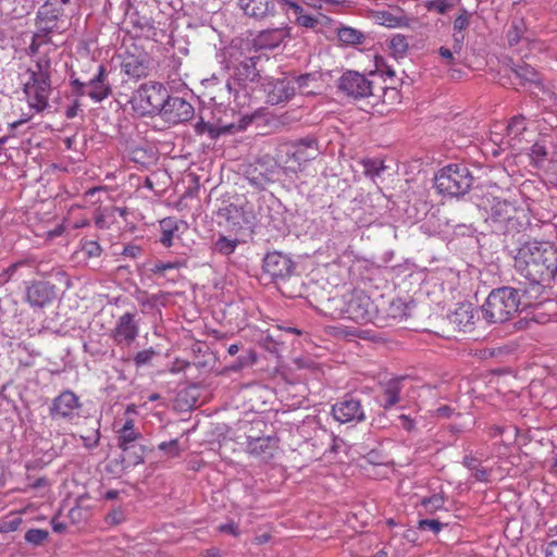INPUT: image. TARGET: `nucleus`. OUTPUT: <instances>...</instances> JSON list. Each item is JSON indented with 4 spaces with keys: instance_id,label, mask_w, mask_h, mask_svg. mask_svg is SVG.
I'll list each match as a JSON object with an SVG mask.
<instances>
[{
    "instance_id": "f257e3e1",
    "label": "nucleus",
    "mask_w": 557,
    "mask_h": 557,
    "mask_svg": "<svg viewBox=\"0 0 557 557\" xmlns=\"http://www.w3.org/2000/svg\"><path fill=\"white\" fill-rule=\"evenodd\" d=\"M515 268L531 283L549 282L557 275V247L550 242H527L517 251Z\"/></svg>"
},
{
    "instance_id": "f03ea898",
    "label": "nucleus",
    "mask_w": 557,
    "mask_h": 557,
    "mask_svg": "<svg viewBox=\"0 0 557 557\" xmlns=\"http://www.w3.org/2000/svg\"><path fill=\"white\" fill-rule=\"evenodd\" d=\"M51 73L50 58L40 55L18 74L27 103L37 113L42 112L49 104V97L52 91Z\"/></svg>"
},
{
    "instance_id": "7ed1b4c3",
    "label": "nucleus",
    "mask_w": 557,
    "mask_h": 557,
    "mask_svg": "<svg viewBox=\"0 0 557 557\" xmlns=\"http://www.w3.org/2000/svg\"><path fill=\"white\" fill-rule=\"evenodd\" d=\"M521 305L520 292L510 286L493 289L482 306L483 318L488 323H503L510 320Z\"/></svg>"
},
{
    "instance_id": "20e7f679",
    "label": "nucleus",
    "mask_w": 557,
    "mask_h": 557,
    "mask_svg": "<svg viewBox=\"0 0 557 557\" xmlns=\"http://www.w3.org/2000/svg\"><path fill=\"white\" fill-rule=\"evenodd\" d=\"M319 156L318 141L314 138H302L295 143L280 146L276 154L277 163L285 173H298L306 164Z\"/></svg>"
},
{
    "instance_id": "39448f33",
    "label": "nucleus",
    "mask_w": 557,
    "mask_h": 557,
    "mask_svg": "<svg viewBox=\"0 0 557 557\" xmlns=\"http://www.w3.org/2000/svg\"><path fill=\"white\" fill-rule=\"evenodd\" d=\"M473 183V176L465 164H449L435 175V188L445 196L465 195Z\"/></svg>"
},
{
    "instance_id": "423d86ee",
    "label": "nucleus",
    "mask_w": 557,
    "mask_h": 557,
    "mask_svg": "<svg viewBox=\"0 0 557 557\" xmlns=\"http://www.w3.org/2000/svg\"><path fill=\"white\" fill-rule=\"evenodd\" d=\"M169 91L165 86L158 82L141 84L132 98L133 109L140 115L160 114Z\"/></svg>"
},
{
    "instance_id": "0eeeda50",
    "label": "nucleus",
    "mask_w": 557,
    "mask_h": 557,
    "mask_svg": "<svg viewBox=\"0 0 557 557\" xmlns=\"http://www.w3.org/2000/svg\"><path fill=\"white\" fill-rule=\"evenodd\" d=\"M338 315L359 323L371 322L376 315V306L363 290H352L339 299Z\"/></svg>"
},
{
    "instance_id": "6e6552de",
    "label": "nucleus",
    "mask_w": 557,
    "mask_h": 557,
    "mask_svg": "<svg viewBox=\"0 0 557 557\" xmlns=\"http://www.w3.org/2000/svg\"><path fill=\"white\" fill-rule=\"evenodd\" d=\"M487 202L486 210L492 222L503 225L509 231L518 230L527 218L524 208L516 199L494 197L492 200L487 199Z\"/></svg>"
},
{
    "instance_id": "1a4fd4ad",
    "label": "nucleus",
    "mask_w": 557,
    "mask_h": 557,
    "mask_svg": "<svg viewBox=\"0 0 557 557\" xmlns=\"http://www.w3.org/2000/svg\"><path fill=\"white\" fill-rule=\"evenodd\" d=\"M71 85L76 96L87 95L95 102H101L112 94L107 67L103 64L98 65L96 74L87 83L73 78Z\"/></svg>"
},
{
    "instance_id": "9d476101",
    "label": "nucleus",
    "mask_w": 557,
    "mask_h": 557,
    "mask_svg": "<svg viewBox=\"0 0 557 557\" xmlns=\"http://www.w3.org/2000/svg\"><path fill=\"white\" fill-rule=\"evenodd\" d=\"M259 57L249 55L245 57L242 60L235 59L237 61L232 65L233 69V83L237 85L242 90H244L247 95L252 94L257 90L260 84V73L257 69V61Z\"/></svg>"
},
{
    "instance_id": "9b49d317",
    "label": "nucleus",
    "mask_w": 557,
    "mask_h": 557,
    "mask_svg": "<svg viewBox=\"0 0 557 557\" xmlns=\"http://www.w3.org/2000/svg\"><path fill=\"white\" fill-rule=\"evenodd\" d=\"M332 414L334 419L341 423L364 421L366 414L359 399L351 395H346L332 406Z\"/></svg>"
},
{
    "instance_id": "f8f14e48",
    "label": "nucleus",
    "mask_w": 557,
    "mask_h": 557,
    "mask_svg": "<svg viewBox=\"0 0 557 557\" xmlns=\"http://www.w3.org/2000/svg\"><path fill=\"white\" fill-rule=\"evenodd\" d=\"M338 88L356 99L367 98L372 95V82L355 71H348L342 75Z\"/></svg>"
},
{
    "instance_id": "ddd939ff",
    "label": "nucleus",
    "mask_w": 557,
    "mask_h": 557,
    "mask_svg": "<svg viewBox=\"0 0 557 557\" xmlns=\"http://www.w3.org/2000/svg\"><path fill=\"white\" fill-rule=\"evenodd\" d=\"M160 115L170 124L187 122L194 116V107L181 97L169 95Z\"/></svg>"
},
{
    "instance_id": "4468645a",
    "label": "nucleus",
    "mask_w": 557,
    "mask_h": 557,
    "mask_svg": "<svg viewBox=\"0 0 557 557\" xmlns=\"http://www.w3.org/2000/svg\"><path fill=\"white\" fill-rule=\"evenodd\" d=\"M263 270L275 280H285L294 273L295 263L287 255L272 251L263 260Z\"/></svg>"
},
{
    "instance_id": "2eb2a0df",
    "label": "nucleus",
    "mask_w": 557,
    "mask_h": 557,
    "mask_svg": "<svg viewBox=\"0 0 557 557\" xmlns=\"http://www.w3.org/2000/svg\"><path fill=\"white\" fill-rule=\"evenodd\" d=\"M150 67V57L145 52L139 54L126 52L121 64L122 73L134 81L147 77L149 75Z\"/></svg>"
},
{
    "instance_id": "dca6fc26",
    "label": "nucleus",
    "mask_w": 557,
    "mask_h": 557,
    "mask_svg": "<svg viewBox=\"0 0 557 557\" xmlns=\"http://www.w3.org/2000/svg\"><path fill=\"white\" fill-rule=\"evenodd\" d=\"M265 94L267 102L278 104L288 101L296 91L295 83L287 78L271 79L261 84Z\"/></svg>"
},
{
    "instance_id": "f3484780",
    "label": "nucleus",
    "mask_w": 557,
    "mask_h": 557,
    "mask_svg": "<svg viewBox=\"0 0 557 557\" xmlns=\"http://www.w3.org/2000/svg\"><path fill=\"white\" fill-rule=\"evenodd\" d=\"M55 298V286L47 281H33L25 288V300L32 307L42 308Z\"/></svg>"
},
{
    "instance_id": "a211bd4d",
    "label": "nucleus",
    "mask_w": 557,
    "mask_h": 557,
    "mask_svg": "<svg viewBox=\"0 0 557 557\" xmlns=\"http://www.w3.org/2000/svg\"><path fill=\"white\" fill-rule=\"evenodd\" d=\"M63 5L55 0H47L38 11L37 27L44 36L58 28L59 17L63 14Z\"/></svg>"
},
{
    "instance_id": "6ab92c4d",
    "label": "nucleus",
    "mask_w": 557,
    "mask_h": 557,
    "mask_svg": "<svg viewBox=\"0 0 557 557\" xmlns=\"http://www.w3.org/2000/svg\"><path fill=\"white\" fill-rule=\"evenodd\" d=\"M139 327L135 320V314L125 312L122 314L112 332V337L117 345L129 346L138 336Z\"/></svg>"
},
{
    "instance_id": "aec40b11",
    "label": "nucleus",
    "mask_w": 557,
    "mask_h": 557,
    "mask_svg": "<svg viewBox=\"0 0 557 557\" xmlns=\"http://www.w3.org/2000/svg\"><path fill=\"white\" fill-rule=\"evenodd\" d=\"M128 23L131 26L128 32L135 37L159 41L165 35V32L159 29L153 21L147 16L140 15L138 12L131 14Z\"/></svg>"
},
{
    "instance_id": "412c9836",
    "label": "nucleus",
    "mask_w": 557,
    "mask_h": 557,
    "mask_svg": "<svg viewBox=\"0 0 557 557\" xmlns=\"http://www.w3.org/2000/svg\"><path fill=\"white\" fill-rule=\"evenodd\" d=\"M79 407L78 397L73 392L65 391L53 399L50 414L52 418L71 419Z\"/></svg>"
},
{
    "instance_id": "4be33fe9",
    "label": "nucleus",
    "mask_w": 557,
    "mask_h": 557,
    "mask_svg": "<svg viewBox=\"0 0 557 557\" xmlns=\"http://www.w3.org/2000/svg\"><path fill=\"white\" fill-rule=\"evenodd\" d=\"M160 227V243L165 248H170L174 245L176 239L181 238V235L187 231L188 225L185 221L177 218L169 216L164 218L159 222Z\"/></svg>"
},
{
    "instance_id": "5701e85b",
    "label": "nucleus",
    "mask_w": 557,
    "mask_h": 557,
    "mask_svg": "<svg viewBox=\"0 0 557 557\" xmlns=\"http://www.w3.org/2000/svg\"><path fill=\"white\" fill-rule=\"evenodd\" d=\"M478 311L471 302L459 304L449 315L450 323L459 331L468 332L474 329Z\"/></svg>"
},
{
    "instance_id": "b1692460",
    "label": "nucleus",
    "mask_w": 557,
    "mask_h": 557,
    "mask_svg": "<svg viewBox=\"0 0 557 557\" xmlns=\"http://www.w3.org/2000/svg\"><path fill=\"white\" fill-rule=\"evenodd\" d=\"M287 36V30L284 27L270 28L260 32L252 40V46L256 50L273 49Z\"/></svg>"
},
{
    "instance_id": "393cba45",
    "label": "nucleus",
    "mask_w": 557,
    "mask_h": 557,
    "mask_svg": "<svg viewBox=\"0 0 557 557\" xmlns=\"http://www.w3.org/2000/svg\"><path fill=\"white\" fill-rule=\"evenodd\" d=\"M375 22L389 28L406 27L409 25V18L400 9H387L373 12Z\"/></svg>"
},
{
    "instance_id": "a878e982",
    "label": "nucleus",
    "mask_w": 557,
    "mask_h": 557,
    "mask_svg": "<svg viewBox=\"0 0 557 557\" xmlns=\"http://www.w3.org/2000/svg\"><path fill=\"white\" fill-rule=\"evenodd\" d=\"M39 272V263L33 259H23L11 264L7 270L5 274L8 280L20 281L27 277H33Z\"/></svg>"
},
{
    "instance_id": "bb28decb",
    "label": "nucleus",
    "mask_w": 557,
    "mask_h": 557,
    "mask_svg": "<svg viewBox=\"0 0 557 557\" xmlns=\"http://www.w3.org/2000/svg\"><path fill=\"white\" fill-rule=\"evenodd\" d=\"M276 438L272 436H248L247 451L250 455L268 459L273 456V453L276 448Z\"/></svg>"
},
{
    "instance_id": "cd10ccee",
    "label": "nucleus",
    "mask_w": 557,
    "mask_h": 557,
    "mask_svg": "<svg viewBox=\"0 0 557 557\" xmlns=\"http://www.w3.org/2000/svg\"><path fill=\"white\" fill-rule=\"evenodd\" d=\"M404 380L405 377H396L389 380L385 384L381 400V406L384 409H389L400 400L399 394L401 392V382Z\"/></svg>"
},
{
    "instance_id": "c85d7f7f",
    "label": "nucleus",
    "mask_w": 557,
    "mask_h": 557,
    "mask_svg": "<svg viewBox=\"0 0 557 557\" xmlns=\"http://www.w3.org/2000/svg\"><path fill=\"white\" fill-rule=\"evenodd\" d=\"M183 267H185L184 261H178V260L169 261V262L157 261L151 264V267L149 268V271H150V273L156 275L158 278L166 277L172 283H175L180 275L176 273L175 275H170L168 277V274L173 271H178Z\"/></svg>"
},
{
    "instance_id": "c756f323",
    "label": "nucleus",
    "mask_w": 557,
    "mask_h": 557,
    "mask_svg": "<svg viewBox=\"0 0 557 557\" xmlns=\"http://www.w3.org/2000/svg\"><path fill=\"white\" fill-rule=\"evenodd\" d=\"M244 12L252 17H264L273 10L272 0H239Z\"/></svg>"
},
{
    "instance_id": "7c9ffc66",
    "label": "nucleus",
    "mask_w": 557,
    "mask_h": 557,
    "mask_svg": "<svg viewBox=\"0 0 557 557\" xmlns=\"http://www.w3.org/2000/svg\"><path fill=\"white\" fill-rule=\"evenodd\" d=\"M127 214L128 212L126 208H120L114 206L104 208L103 210L97 212L95 216V225L98 228L106 230L110 227V225L115 220L116 215L126 219Z\"/></svg>"
},
{
    "instance_id": "2f4dec72",
    "label": "nucleus",
    "mask_w": 557,
    "mask_h": 557,
    "mask_svg": "<svg viewBox=\"0 0 557 557\" xmlns=\"http://www.w3.org/2000/svg\"><path fill=\"white\" fill-rule=\"evenodd\" d=\"M465 38V35L453 34L451 48L445 46L438 48V54L443 59L445 65L451 66L456 64V55L460 54Z\"/></svg>"
},
{
    "instance_id": "473e14b6",
    "label": "nucleus",
    "mask_w": 557,
    "mask_h": 557,
    "mask_svg": "<svg viewBox=\"0 0 557 557\" xmlns=\"http://www.w3.org/2000/svg\"><path fill=\"white\" fill-rule=\"evenodd\" d=\"M120 448L123 450L122 468H129L144 462L145 447L143 445L132 444Z\"/></svg>"
},
{
    "instance_id": "72a5a7b5",
    "label": "nucleus",
    "mask_w": 557,
    "mask_h": 557,
    "mask_svg": "<svg viewBox=\"0 0 557 557\" xmlns=\"http://www.w3.org/2000/svg\"><path fill=\"white\" fill-rule=\"evenodd\" d=\"M294 335H301V331L292 327L282 329L281 326H276L271 333L268 334L267 338L273 343V348H276V346L295 345L294 342H287V337Z\"/></svg>"
},
{
    "instance_id": "f704fd0d",
    "label": "nucleus",
    "mask_w": 557,
    "mask_h": 557,
    "mask_svg": "<svg viewBox=\"0 0 557 557\" xmlns=\"http://www.w3.org/2000/svg\"><path fill=\"white\" fill-rule=\"evenodd\" d=\"M338 40L345 46H357L361 45L366 37L364 35L352 27L344 26L337 29Z\"/></svg>"
},
{
    "instance_id": "c9c22d12",
    "label": "nucleus",
    "mask_w": 557,
    "mask_h": 557,
    "mask_svg": "<svg viewBox=\"0 0 557 557\" xmlns=\"http://www.w3.org/2000/svg\"><path fill=\"white\" fill-rule=\"evenodd\" d=\"M293 82L295 83L296 89H298L300 94L306 95V96L317 94V89L319 87L317 75H314V74L300 75Z\"/></svg>"
},
{
    "instance_id": "e433bc0d",
    "label": "nucleus",
    "mask_w": 557,
    "mask_h": 557,
    "mask_svg": "<svg viewBox=\"0 0 557 557\" xmlns=\"http://www.w3.org/2000/svg\"><path fill=\"white\" fill-rule=\"evenodd\" d=\"M119 433V447H127L139 437V433L134 431V421L132 419L125 421Z\"/></svg>"
},
{
    "instance_id": "4c0bfd02",
    "label": "nucleus",
    "mask_w": 557,
    "mask_h": 557,
    "mask_svg": "<svg viewBox=\"0 0 557 557\" xmlns=\"http://www.w3.org/2000/svg\"><path fill=\"white\" fill-rule=\"evenodd\" d=\"M408 40L401 34L394 35L388 42V49L395 59H403L408 52Z\"/></svg>"
},
{
    "instance_id": "58836bf2",
    "label": "nucleus",
    "mask_w": 557,
    "mask_h": 557,
    "mask_svg": "<svg viewBox=\"0 0 557 557\" xmlns=\"http://www.w3.org/2000/svg\"><path fill=\"white\" fill-rule=\"evenodd\" d=\"M246 178L248 180L251 186L261 189L265 188L267 185L273 182L272 177L263 173L262 171H259L258 166L249 169L247 171Z\"/></svg>"
},
{
    "instance_id": "ea45409f",
    "label": "nucleus",
    "mask_w": 557,
    "mask_h": 557,
    "mask_svg": "<svg viewBox=\"0 0 557 557\" xmlns=\"http://www.w3.org/2000/svg\"><path fill=\"white\" fill-rule=\"evenodd\" d=\"M512 71L516 74V76L520 78L523 83H540L539 73L535 71L534 67H532L529 64L518 65Z\"/></svg>"
},
{
    "instance_id": "a19ab883",
    "label": "nucleus",
    "mask_w": 557,
    "mask_h": 557,
    "mask_svg": "<svg viewBox=\"0 0 557 557\" xmlns=\"http://www.w3.org/2000/svg\"><path fill=\"white\" fill-rule=\"evenodd\" d=\"M49 537V532L42 529H29L25 533V541L32 546H40L42 545Z\"/></svg>"
},
{
    "instance_id": "79ce46f5",
    "label": "nucleus",
    "mask_w": 557,
    "mask_h": 557,
    "mask_svg": "<svg viewBox=\"0 0 557 557\" xmlns=\"http://www.w3.org/2000/svg\"><path fill=\"white\" fill-rule=\"evenodd\" d=\"M471 16L472 14L467 9H461L453 23L454 34L465 35L463 30L470 26Z\"/></svg>"
},
{
    "instance_id": "37998d69",
    "label": "nucleus",
    "mask_w": 557,
    "mask_h": 557,
    "mask_svg": "<svg viewBox=\"0 0 557 557\" xmlns=\"http://www.w3.org/2000/svg\"><path fill=\"white\" fill-rule=\"evenodd\" d=\"M547 157L548 151L544 144L535 143L531 147L530 158L535 166H542L543 163L547 160Z\"/></svg>"
},
{
    "instance_id": "c03bdc74",
    "label": "nucleus",
    "mask_w": 557,
    "mask_h": 557,
    "mask_svg": "<svg viewBox=\"0 0 557 557\" xmlns=\"http://www.w3.org/2000/svg\"><path fill=\"white\" fill-rule=\"evenodd\" d=\"M527 129L525 117L522 115L513 116L507 125L508 136L518 138Z\"/></svg>"
},
{
    "instance_id": "a18cd8bd",
    "label": "nucleus",
    "mask_w": 557,
    "mask_h": 557,
    "mask_svg": "<svg viewBox=\"0 0 557 557\" xmlns=\"http://www.w3.org/2000/svg\"><path fill=\"white\" fill-rule=\"evenodd\" d=\"M237 247V240L231 239L226 236H221L214 244L215 251L228 256L235 251Z\"/></svg>"
},
{
    "instance_id": "49530a36",
    "label": "nucleus",
    "mask_w": 557,
    "mask_h": 557,
    "mask_svg": "<svg viewBox=\"0 0 557 557\" xmlns=\"http://www.w3.org/2000/svg\"><path fill=\"white\" fill-rule=\"evenodd\" d=\"M22 522L23 520L17 513H11L10 516L0 520V532L9 533L16 531Z\"/></svg>"
},
{
    "instance_id": "de8ad7c7",
    "label": "nucleus",
    "mask_w": 557,
    "mask_h": 557,
    "mask_svg": "<svg viewBox=\"0 0 557 557\" xmlns=\"http://www.w3.org/2000/svg\"><path fill=\"white\" fill-rule=\"evenodd\" d=\"M281 9L285 10L289 18L293 16L295 20L297 16L304 13L302 7L294 0H275Z\"/></svg>"
},
{
    "instance_id": "09e8293b",
    "label": "nucleus",
    "mask_w": 557,
    "mask_h": 557,
    "mask_svg": "<svg viewBox=\"0 0 557 557\" xmlns=\"http://www.w3.org/2000/svg\"><path fill=\"white\" fill-rule=\"evenodd\" d=\"M245 355L238 356V362L235 364H231L228 368L233 371H238L246 367H250L256 362V354L253 350H243Z\"/></svg>"
},
{
    "instance_id": "8fccbe9b",
    "label": "nucleus",
    "mask_w": 557,
    "mask_h": 557,
    "mask_svg": "<svg viewBox=\"0 0 557 557\" xmlns=\"http://www.w3.org/2000/svg\"><path fill=\"white\" fill-rule=\"evenodd\" d=\"M424 7L429 12L446 14L451 8V3L448 0H426Z\"/></svg>"
},
{
    "instance_id": "3c124183",
    "label": "nucleus",
    "mask_w": 557,
    "mask_h": 557,
    "mask_svg": "<svg viewBox=\"0 0 557 557\" xmlns=\"http://www.w3.org/2000/svg\"><path fill=\"white\" fill-rule=\"evenodd\" d=\"M82 251L87 258H98L102 253V248L97 240H85L82 244Z\"/></svg>"
},
{
    "instance_id": "603ef678",
    "label": "nucleus",
    "mask_w": 557,
    "mask_h": 557,
    "mask_svg": "<svg viewBox=\"0 0 557 557\" xmlns=\"http://www.w3.org/2000/svg\"><path fill=\"white\" fill-rule=\"evenodd\" d=\"M445 497L442 494H434L429 498H423L422 505L430 511L438 510L444 507Z\"/></svg>"
},
{
    "instance_id": "864d4df0",
    "label": "nucleus",
    "mask_w": 557,
    "mask_h": 557,
    "mask_svg": "<svg viewBox=\"0 0 557 557\" xmlns=\"http://www.w3.org/2000/svg\"><path fill=\"white\" fill-rule=\"evenodd\" d=\"M407 309L408 307L403 300L396 299L391 302L389 314L395 319H403L408 315Z\"/></svg>"
},
{
    "instance_id": "5fc2aeb1",
    "label": "nucleus",
    "mask_w": 557,
    "mask_h": 557,
    "mask_svg": "<svg viewBox=\"0 0 557 557\" xmlns=\"http://www.w3.org/2000/svg\"><path fill=\"white\" fill-rule=\"evenodd\" d=\"M295 22L306 28L313 29L319 25V18L310 14H300Z\"/></svg>"
},
{
    "instance_id": "6e6d98bb",
    "label": "nucleus",
    "mask_w": 557,
    "mask_h": 557,
    "mask_svg": "<svg viewBox=\"0 0 557 557\" xmlns=\"http://www.w3.org/2000/svg\"><path fill=\"white\" fill-rule=\"evenodd\" d=\"M196 132L199 135L208 133L211 138L218 137L221 133L215 126L205 122H199L196 124Z\"/></svg>"
},
{
    "instance_id": "4d7b16f0",
    "label": "nucleus",
    "mask_w": 557,
    "mask_h": 557,
    "mask_svg": "<svg viewBox=\"0 0 557 557\" xmlns=\"http://www.w3.org/2000/svg\"><path fill=\"white\" fill-rule=\"evenodd\" d=\"M125 520L124 511L121 508L112 509L106 517L108 524L116 525Z\"/></svg>"
},
{
    "instance_id": "13d9d810",
    "label": "nucleus",
    "mask_w": 557,
    "mask_h": 557,
    "mask_svg": "<svg viewBox=\"0 0 557 557\" xmlns=\"http://www.w3.org/2000/svg\"><path fill=\"white\" fill-rule=\"evenodd\" d=\"M158 448L162 451H165L169 456H177L180 453L178 449V441L172 440L170 442H162L159 444Z\"/></svg>"
},
{
    "instance_id": "bf43d9fd",
    "label": "nucleus",
    "mask_w": 557,
    "mask_h": 557,
    "mask_svg": "<svg viewBox=\"0 0 557 557\" xmlns=\"http://www.w3.org/2000/svg\"><path fill=\"white\" fill-rule=\"evenodd\" d=\"M419 525H420V529H422V530L429 529L434 533H438L441 531V529L444 527L443 523H441L438 520H434V519L421 520L419 522Z\"/></svg>"
},
{
    "instance_id": "052dcab7",
    "label": "nucleus",
    "mask_w": 557,
    "mask_h": 557,
    "mask_svg": "<svg viewBox=\"0 0 557 557\" xmlns=\"http://www.w3.org/2000/svg\"><path fill=\"white\" fill-rule=\"evenodd\" d=\"M329 333L332 334L336 338H348V342H350V337H355V334L341 327L330 326Z\"/></svg>"
},
{
    "instance_id": "680f3d73",
    "label": "nucleus",
    "mask_w": 557,
    "mask_h": 557,
    "mask_svg": "<svg viewBox=\"0 0 557 557\" xmlns=\"http://www.w3.org/2000/svg\"><path fill=\"white\" fill-rule=\"evenodd\" d=\"M45 42L42 36L37 33L33 36L32 44L28 47V54L33 55L38 52L39 47Z\"/></svg>"
},
{
    "instance_id": "e2e57ef3",
    "label": "nucleus",
    "mask_w": 557,
    "mask_h": 557,
    "mask_svg": "<svg viewBox=\"0 0 557 557\" xmlns=\"http://www.w3.org/2000/svg\"><path fill=\"white\" fill-rule=\"evenodd\" d=\"M141 253V248L136 245H127L124 247L122 255L127 258H136Z\"/></svg>"
},
{
    "instance_id": "0e129e2a",
    "label": "nucleus",
    "mask_w": 557,
    "mask_h": 557,
    "mask_svg": "<svg viewBox=\"0 0 557 557\" xmlns=\"http://www.w3.org/2000/svg\"><path fill=\"white\" fill-rule=\"evenodd\" d=\"M153 352V350H139L135 357L136 364L139 366L146 363L151 358Z\"/></svg>"
},
{
    "instance_id": "69168bd1",
    "label": "nucleus",
    "mask_w": 557,
    "mask_h": 557,
    "mask_svg": "<svg viewBox=\"0 0 557 557\" xmlns=\"http://www.w3.org/2000/svg\"><path fill=\"white\" fill-rule=\"evenodd\" d=\"M219 530L223 533H230L234 536H237L239 534L238 527L233 522L221 524L219 527Z\"/></svg>"
},
{
    "instance_id": "338daca9",
    "label": "nucleus",
    "mask_w": 557,
    "mask_h": 557,
    "mask_svg": "<svg viewBox=\"0 0 557 557\" xmlns=\"http://www.w3.org/2000/svg\"><path fill=\"white\" fill-rule=\"evenodd\" d=\"M488 475H490V472L484 468H481V469L478 468L473 472V478L480 482H487Z\"/></svg>"
},
{
    "instance_id": "774afa93",
    "label": "nucleus",
    "mask_w": 557,
    "mask_h": 557,
    "mask_svg": "<svg viewBox=\"0 0 557 557\" xmlns=\"http://www.w3.org/2000/svg\"><path fill=\"white\" fill-rule=\"evenodd\" d=\"M545 557H557V541L548 543L545 550Z\"/></svg>"
}]
</instances>
